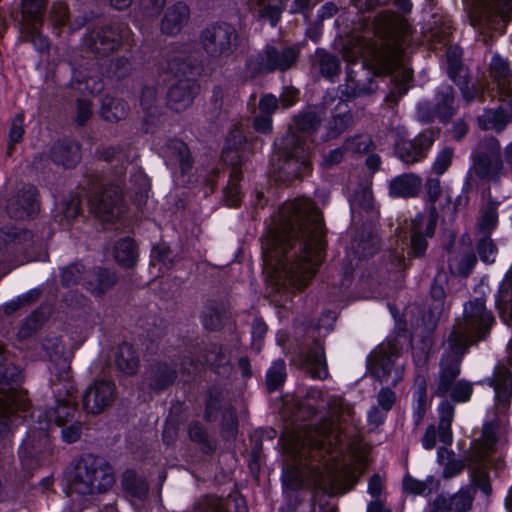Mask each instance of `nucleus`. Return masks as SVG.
Masks as SVG:
<instances>
[{
    "label": "nucleus",
    "mask_w": 512,
    "mask_h": 512,
    "mask_svg": "<svg viewBox=\"0 0 512 512\" xmlns=\"http://www.w3.org/2000/svg\"><path fill=\"white\" fill-rule=\"evenodd\" d=\"M52 159L65 167H72L80 159L79 147L72 142L58 144L53 148Z\"/></svg>",
    "instance_id": "obj_45"
},
{
    "label": "nucleus",
    "mask_w": 512,
    "mask_h": 512,
    "mask_svg": "<svg viewBox=\"0 0 512 512\" xmlns=\"http://www.w3.org/2000/svg\"><path fill=\"white\" fill-rule=\"evenodd\" d=\"M396 401V395L390 388H381L377 394V407L389 412Z\"/></svg>",
    "instance_id": "obj_64"
},
{
    "label": "nucleus",
    "mask_w": 512,
    "mask_h": 512,
    "mask_svg": "<svg viewBox=\"0 0 512 512\" xmlns=\"http://www.w3.org/2000/svg\"><path fill=\"white\" fill-rule=\"evenodd\" d=\"M494 298L501 320L512 326V290H497Z\"/></svg>",
    "instance_id": "obj_52"
},
{
    "label": "nucleus",
    "mask_w": 512,
    "mask_h": 512,
    "mask_svg": "<svg viewBox=\"0 0 512 512\" xmlns=\"http://www.w3.org/2000/svg\"><path fill=\"white\" fill-rule=\"evenodd\" d=\"M487 381L494 388L495 417L492 424L500 427L504 425L512 397V338L507 344V358L498 362L494 376Z\"/></svg>",
    "instance_id": "obj_13"
},
{
    "label": "nucleus",
    "mask_w": 512,
    "mask_h": 512,
    "mask_svg": "<svg viewBox=\"0 0 512 512\" xmlns=\"http://www.w3.org/2000/svg\"><path fill=\"white\" fill-rule=\"evenodd\" d=\"M284 0H248V4L255 9L261 17L270 20L272 26L279 20Z\"/></svg>",
    "instance_id": "obj_44"
},
{
    "label": "nucleus",
    "mask_w": 512,
    "mask_h": 512,
    "mask_svg": "<svg viewBox=\"0 0 512 512\" xmlns=\"http://www.w3.org/2000/svg\"><path fill=\"white\" fill-rule=\"evenodd\" d=\"M445 290H431L432 303L428 310L418 304H396L388 301L386 306L397 325L410 323L415 330L422 328L425 333H431L443 312Z\"/></svg>",
    "instance_id": "obj_11"
},
{
    "label": "nucleus",
    "mask_w": 512,
    "mask_h": 512,
    "mask_svg": "<svg viewBox=\"0 0 512 512\" xmlns=\"http://www.w3.org/2000/svg\"><path fill=\"white\" fill-rule=\"evenodd\" d=\"M479 126L484 130L500 131L507 123V116L504 108L487 110L478 118Z\"/></svg>",
    "instance_id": "obj_50"
},
{
    "label": "nucleus",
    "mask_w": 512,
    "mask_h": 512,
    "mask_svg": "<svg viewBox=\"0 0 512 512\" xmlns=\"http://www.w3.org/2000/svg\"><path fill=\"white\" fill-rule=\"evenodd\" d=\"M122 487L134 500L144 501L148 495V483L139 478L133 470H126L122 477Z\"/></svg>",
    "instance_id": "obj_37"
},
{
    "label": "nucleus",
    "mask_w": 512,
    "mask_h": 512,
    "mask_svg": "<svg viewBox=\"0 0 512 512\" xmlns=\"http://www.w3.org/2000/svg\"><path fill=\"white\" fill-rule=\"evenodd\" d=\"M438 384H439V377L437 378V381H436V385L434 388V394L436 396L442 397V398H445L447 396L450 397V400L443 399L437 407L438 416H439V424H438L439 440L444 446H449L453 442V433H452L451 426H452V422L454 419V413H455L454 403H465L470 399V397L465 401H456L452 398L451 391H449L445 395H438L437 394Z\"/></svg>",
    "instance_id": "obj_25"
},
{
    "label": "nucleus",
    "mask_w": 512,
    "mask_h": 512,
    "mask_svg": "<svg viewBox=\"0 0 512 512\" xmlns=\"http://www.w3.org/2000/svg\"><path fill=\"white\" fill-rule=\"evenodd\" d=\"M476 490H480L486 497L492 491L489 475L482 467H477L470 471L469 485L461 487L452 496H447L451 511L468 512L472 507Z\"/></svg>",
    "instance_id": "obj_18"
},
{
    "label": "nucleus",
    "mask_w": 512,
    "mask_h": 512,
    "mask_svg": "<svg viewBox=\"0 0 512 512\" xmlns=\"http://www.w3.org/2000/svg\"><path fill=\"white\" fill-rule=\"evenodd\" d=\"M60 279L64 286L88 285L93 288H107L117 284V275L113 270L97 267L86 271L80 263L61 268Z\"/></svg>",
    "instance_id": "obj_16"
},
{
    "label": "nucleus",
    "mask_w": 512,
    "mask_h": 512,
    "mask_svg": "<svg viewBox=\"0 0 512 512\" xmlns=\"http://www.w3.org/2000/svg\"><path fill=\"white\" fill-rule=\"evenodd\" d=\"M13 252L14 249L10 250L7 248L4 252L0 253V277L7 274L11 269H14L20 265L31 261H42L47 257L46 253L42 252L36 256H23L21 259L16 260L12 258Z\"/></svg>",
    "instance_id": "obj_47"
},
{
    "label": "nucleus",
    "mask_w": 512,
    "mask_h": 512,
    "mask_svg": "<svg viewBox=\"0 0 512 512\" xmlns=\"http://www.w3.org/2000/svg\"><path fill=\"white\" fill-rule=\"evenodd\" d=\"M232 350L226 346H218L216 344L210 345L205 353L200 357H194L190 355L180 362V370L183 374H192L198 371L202 365H208L215 372L226 377L232 370L231 366Z\"/></svg>",
    "instance_id": "obj_17"
},
{
    "label": "nucleus",
    "mask_w": 512,
    "mask_h": 512,
    "mask_svg": "<svg viewBox=\"0 0 512 512\" xmlns=\"http://www.w3.org/2000/svg\"><path fill=\"white\" fill-rule=\"evenodd\" d=\"M503 164L500 158V145L498 141L489 137L480 142L472 153V167L465 181L466 186L471 185L472 173L482 179H495L500 176Z\"/></svg>",
    "instance_id": "obj_14"
},
{
    "label": "nucleus",
    "mask_w": 512,
    "mask_h": 512,
    "mask_svg": "<svg viewBox=\"0 0 512 512\" xmlns=\"http://www.w3.org/2000/svg\"><path fill=\"white\" fill-rule=\"evenodd\" d=\"M177 372L174 367L164 362L151 365L145 372L144 382L153 391H161L170 386L176 379Z\"/></svg>",
    "instance_id": "obj_27"
},
{
    "label": "nucleus",
    "mask_w": 512,
    "mask_h": 512,
    "mask_svg": "<svg viewBox=\"0 0 512 512\" xmlns=\"http://www.w3.org/2000/svg\"><path fill=\"white\" fill-rule=\"evenodd\" d=\"M267 69H287L289 68L297 58V51L295 48H285L278 51L275 48H269L267 50Z\"/></svg>",
    "instance_id": "obj_41"
},
{
    "label": "nucleus",
    "mask_w": 512,
    "mask_h": 512,
    "mask_svg": "<svg viewBox=\"0 0 512 512\" xmlns=\"http://www.w3.org/2000/svg\"><path fill=\"white\" fill-rule=\"evenodd\" d=\"M292 415L298 419L310 418L320 409L329 407L326 392L318 386L298 389L293 396Z\"/></svg>",
    "instance_id": "obj_21"
},
{
    "label": "nucleus",
    "mask_w": 512,
    "mask_h": 512,
    "mask_svg": "<svg viewBox=\"0 0 512 512\" xmlns=\"http://www.w3.org/2000/svg\"><path fill=\"white\" fill-rule=\"evenodd\" d=\"M454 157V150L449 147H443L438 151L432 170L437 175H443L450 167Z\"/></svg>",
    "instance_id": "obj_58"
},
{
    "label": "nucleus",
    "mask_w": 512,
    "mask_h": 512,
    "mask_svg": "<svg viewBox=\"0 0 512 512\" xmlns=\"http://www.w3.org/2000/svg\"><path fill=\"white\" fill-rule=\"evenodd\" d=\"M278 107V100L274 95H264L259 102L260 113L255 117L254 127L260 133H268L271 131L272 122L271 114Z\"/></svg>",
    "instance_id": "obj_34"
},
{
    "label": "nucleus",
    "mask_w": 512,
    "mask_h": 512,
    "mask_svg": "<svg viewBox=\"0 0 512 512\" xmlns=\"http://www.w3.org/2000/svg\"><path fill=\"white\" fill-rule=\"evenodd\" d=\"M112 255L120 265L131 267L135 264L138 254L133 240L127 237L114 243Z\"/></svg>",
    "instance_id": "obj_40"
},
{
    "label": "nucleus",
    "mask_w": 512,
    "mask_h": 512,
    "mask_svg": "<svg viewBox=\"0 0 512 512\" xmlns=\"http://www.w3.org/2000/svg\"><path fill=\"white\" fill-rule=\"evenodd\" d=\"M403 488L409 494L427 497L437 490L438 482L431 476H428L424 481H420L406 475L403 479Z\"/></svg>",
    "instance_id": "obj_43"
},
{
    "label": "nucleus",
    "mask_w": 512,
    "mask_h": 512,
    "mask_svg": "<svg viewBox=\"0 0 512 512\" xmlns=\"http://www.w3.org/2000/svg\"><path fill=\"white\" fill-rule=\"evenodd\" d=\"M230 315L226 303L209 300L202 312L201 321L205 329L215 331L225 325Z\"/></svg>",
    "instance_id": "obj_29"
},
{
    "label": "nucleus",
    "mask_w": 512,
    "mask_h": 512,
    "mask_svg": "<svg viewBox=\"0 0 512 512\" xmlns=\"http://www.w3.org/2000/svg\"><path fill=\"white\" fill-rule=\"evenodd\" d=\"M512 15V0H478L471 24L478 30L501 31Z\"/></svg>",
    "instance_id": "obj_15"
},
{
    "label": "nucleus",
    "mask_w": 512,
    "mask_h": 512,
    "mask_svg": "<svg viewBox=\"0 0 512 512\" xmlns=\"http://www.w3.org/2000/svg\"><path fill=\"white\" fill-rule=\"evenodd\" d=\"M239 182V172L234 169L229 180V184L225 189V197L227 205L236 206L240 201V187L238 186Z\"/></svg>",
    "instance_id": "obj_61"
},
{
    "label": "nucleus",
    "mask_w": 512,
    "mask_h": 512,
    "mask_svg": "<svg viewBox=\"0 0 512 512\" xmlns=\"http://www.w3.org/2000/svg\"><path fill=\"white\" fill-rule=\"evenodd\" d=\"M125 103L118 99L107 98L103 101L101 114L108 121L120 120L127 115Z\"/></svg>",
    "instance_id": "obj_53"
},
{
    "label": "nucleus",
    "mask_w": 512,
    "mask_h": 512,
    "mask_svg": "<svg viewBox=\"0 0 512 512\" xmlns=\"http://www.w3.org/2000/svg\"><path fill=\"white\" fill-rule=\"evenodd\" d=\"M63 390L51 386V399L44 406L34 408L30 413L27 435L20 445L19 461L25 474L49 462L53 447L49 438L52 426H64L73 420L76 413L77 396L71 385H63Z\"/></svg>",
    "instance_id": "obj_5"
},
{
    "label": "nucleus",
    "mask_w": 512,
    "mask_h": 512,
    "mask_svg": "<svg viewBox=\"0 0 512 512\" xmlns=\"http://www.w3.org/2000/svg\"><path fill=\"white\" fill-rule=\"evenodd\" d=\"M167 158L171 165L178 164L182 172L189 170L192 165L188 147L179 140H174L168 144Z\"/></svg>",
    "instance_id": "obj_42"
},
{
    "label": "nucleus",
    "mask_w": 512,
    "mask_h": 512,
    "mask_svg": "<svg viewBox=\"0 0 512 512\" xmlns=\"http://www.w3.org/2000/svg\"><path fill=\"white\" fill-rule=\"evenodd\" d=\"M383 489V478L379 474L372 475L368 481L367 492L373 500L367 505V512H391L381 501Z\"/></svg>",
    "instance_id": "obj_46"
},
{
    "label": "nucleus",
    "mask_w": 512,
    "mask_h": 512,
    "mask_svg": "<svg viewBox=\"0 0 512 512\" xmlns=\"http://www.w3.org/2000/svg\"><path fill=\"white\" fill-rule=\"evenodd\" d=\"M478 252L483 262L492 263L495 261L497 250L491 239L483 238L480 240Z\"/></svg>",
    "instance_id": "obj_63"
},
{
    "label": "nucleus",
    "mask_w": 512,
    "mask_h": 512,
    "mask_svg": "<svg viewBox=\"0 0 512 512\" xmlns=\"http://www.w3.org/2000/svg\"><path fill=\"white\" fill-rule=\"evenodd\" d=\"M44 321L45 315L42 312L35 311L30 314L18 329L16 336L10 339L12 345L19 350L27 349L33 335L41 328Z\"/></svg>",
    "instance_id": "obj_28"
},
{
    "label": "nucleus",
    "mask_w": 512,
    "mask_h": 512,
    "mask_svg": "<svg viewBox=\"0 0 512 512\" xmlns=\"http://www.w3.org/2000/svg\"><path fill=\"white\" fill-rule=\"evenodd\" d=\"M352 221L354 224L366 221L371 222L376 218L377 212L374 207L373 197L369 184L362 185L356 190L349 199ZM367 235L363 231L361 235L352 243L354 254L360 258L371 256L377 250L378 240L376 235L372 234L371 225L367 228Z\"/></svg>",
    "instance_id": "obj_10"
},
{
    "label": "nucleus",
    "mask_w": 512,
    "mask_h": 512,
    "mask_svg": "<svg viewBox=\"0 0 512 512\" xmlns=\"http://www.w3.org/2000/svg\"><path fill=\"white\" fill-rule=\"evenodd\" d=\"M116 398V386L110 380H96L84 392L83 409L90 414H99Z\"/></svg>",
    "instance_id": "obj_22"
},
{
    "label": "nucleus",
    "mask_w": 512,
    "mask_h": 512,
    "mask_svg": "<svg viewBox=\"0 0 512 512\" xmlns=\"http://www.w3.org/2000/svg\"><path fill=\"white\" fill-rule=\"evenodd\" d=\"M324 247L322 216L311 200L285 203L262 242L265 283L307 287L323 261Z\"/></svg>",
    "instance_id": "obj_1"
},
{
    "label": "nucleus",
    "mask_w": 512,
    "mask_h": 512,
    "mask_svg": "<svg viewBox=\"0 0 512 512\" xmlns=\"http://www.w3.org/2000/svg\"><path fill=\"white\" fill-rule=\"evenodd\" d=\"M494 318L486 308L483 296L475 297L463 305V320L458 322L444 344L439 363L438 395L452 392L456 401H465L471 397L472 384L465 379H457L461 372V363L468 346L483 340L489 333Z\"/></svg>",
    "instance_id": "obj_4"
},
{
    "label": "nucleus",
    "mask_w": 512,
    "mask_h": 512,
    "mask_svg": "<svg viewBox=\"0 0 512 512\" xmlns=\"http://www.w3.org/2000/svg\"><path fill=\"white\" fill-rule=\"evenodd\" d=\"M188 434L191 440L202 444L208 450L213 449V444L209 439L207 431L200 423H191L189 425Z\"/></svg>",
    "instance_id": "obj_62"
},
{
    "label": "nucleus",
    "mask_w": 512,
    "mask_h": 512,
    "mask_svg": "<svg viewBox=\"0 0 512 512\" xmlns=\"http://www.w3.org/2000/svg\"><path fill=\"white\" fill-rule=\"evenodd\" d=\"M417 388L413 392L412 396V420L415 426H418L423 421L427 411V389L426 380L424 377L421 379L417 377Z\"/></svg>",
    "instance_id": "obj_38"
},
{
    "label": "nucleus",
    "mask_w": 512,
    "mask_h": 512,
    "mask_svg": "<svg viewBox=\"0 0 512 512\" xmlns=\"http://www.w3.org/2000/svg\"><path fill=\"white\" fill-rule=\"evenodd\" d=\"M422 186L421 179L414 174H403L391 180L390 194L393 197H413L418 194Z\"/></svg>",
    "instance_id": "obj_31"
},
{
    "label": "nucleus",
    "mask_w": 512,
    "mask_h": 512,
    "mask_svg": "<svg viewBox=\"0 0 512 512\" xmlns=\"http://www.w3.org/2000/svg\"><path fill=\"white\" fill-rule=\"evenodd\" d=\"M396 340L380 344L366 358L367 367L381 383L396 386L404 375V364L399 361Z\"/></svg>",
    "instance_id": "obj_12"
},
{
    "label": "nucleus",
    "mask_w": 512,
    "mask_h": 512,
    "mask_svg": "<svg viewBox=\"0 0 512 512\" xmlns=\"http://www.w3.org/2000/svg\"><path fill=\"white\" fill-rule=\"evenodd\" d=\"M0 243L4 245L14 244L15 246L30 244L34 245L33 235L30 231L15 227L6 228L0 232ZM16 247H14L15 249Z\"/></svg>",
    "instance_id": "obj_48"
},
{
    "label": "nucleus",
    "mask_w": 512,
    "mask_h": 512,
    "mask_svg": "<svg viewBox=\"0 0 512 512\" xmlns=\"http://www.w3.org/2000/svg\"><path fill=\"white\" fill-rule=\"evenodd\" d=\"M38 292H39V290H27L26 292L16 296L15 298L11 299L10 301L4 303L0 307V311L4 315H7V316L13 314L22 305L34 300L38 296Z\"/></svg>",
    "instance_id": "obj_56"
},
{
    "label": "nucleus",
    "mask_w": 512,
    "mask_h": 512,
    "mask_svg": "<svg viewBox=\"0 0 512 512\" xmlns=\"http://www.w3.org/2000/svg\"><path fill=\"white\" fill-rule=\"evenodd\" d=\"M44 7L45 0H23L22 2L24 29L33 46L39 51H44L49 47L48 39L37 31Z\"/></svg>",
    "instance_id": "obj_23"
},
{
    "label": "nucleus",
    "mask_w": 512,
    "mask_h": 512,
    "mask_svg": "<svg viewBox=\"0 0 512 512\" xmlns=\"http://www.w3.org/2000/svg\"><path fill=\"white\" fill-rule=\"evenodd\" d=\"M189 16V9L183 3H178L169 8L162 22V30L166 34H175L186 23Z\"/></svg>",
    "instance_id": "obj_35"
},
{
    "label": "nucleus",
    "mask_w": 512,
    "mask_h": 512,
    "mask_svg": "<svg viewBox=\"0 0 512 512\" xmlns=\"http://www.w3.org/2000/svg\"><path fill=\"white\" fill-rule=\"evenodd\" d=\"M461 54V50L458 47L449 48L447 52L448 74L455 83L461 86L463 96L469 101L473 96L468 91L466 75L460 62Z\"/></svg>",
    "instance_id": "obj_33"
},
{
    "label": "nucleus",
    "mask_w": 512,
    "mask_h": 512,
    "mask_svg": "<svg viewBox=\"0 0 512 512\" xmlns=\"http://www.w3.org/2000/svg\"><path fill=\"white\" fill-rule=\"evenodd\" d=\"M437 113L442 119H447L454 112L453 91L450 86H444L437 95Z\"/></svg>",
    "instance_id": "obj_54"
},
{
    "label": "nucleus",
    "mask_w": 512,
    "mask_h": 512,
    "mask_svg": "<svg viewBox=\"0 0 512 512\" xmlns=\"http://www.w3.org/2000/svg\"><path fill=\"white\" fill-rule=\"evenodd\" d=\"M197 92L194 83L185 80L173 86L168 92V103L172 109L179 111L189 106Z\"/></svg>",
    "instance_id": "obj_30"
},
{
    "label": "nucleus",
    "mask_w": 512,
    "mask_h": 512,
    "mask_svg": "<svg viewBox=\"0 0 512 512\" xmlns=\"http://www.w3.org/2000/svg\"><path fill=\"white\" fill-rule=\"evenodd\" d=\"M430 353V344L426 338H423L420 345L412 341V359L417 368H424L428 362Z\"/></svg>",
    "instance_id": "obj_60"
},
{
    "label": "nucleus",
    "mask_w": 512,
    "mask_h": 512,
    "mask_svg": "<svg viewBox=\"0 0 512 512\" xmlns=\"http://www.w3.org/2000/svg\"><path fill=\"white\" fill-rule=\"evenodd\" d=\"M268 326L262 317H254L251 324V348L259 353L263 347L264 337L267 334Z\"/></svg>",
    "instance_id": "obj_55"
},
{
    "label": "nucleus",
    "mask_w": 512,
    "mask_h": 512,
    "mask_svg": "<svg viewBox=\"0 0 512 512\" xmlns=\"http://www.w3.org/2000/svg\"><path fill=\"white\" fill-rule=\"evenodd\" d=\"M490 74L496 83L498 94H510L512 92V72L506 61L499 56H494L490 64Z\"/></svg>",
    "instance_id": "obj_32"
},
{
    "label": "nucleus",
    "mask_w": 512,
    "mask_h": 512,
    "mask_svg": "<svg viewBox=\"0 0 512 512\" xmlns=\"http://www.w3.org/2000/svg\"><path fill=\"white\" fill-rule=\"evenodd\" d=\"M236 38L234 28L223 23L207 28L203 32L202 43L212 57H227L235 49Z\"/></svg>",
    "instance_id": "obj_19"
},
{
    "label": "nucleus",
    "mask_w": 512,
    "mask_h": 512,
    "mask_svg": "<svg viewBox=\"0 0 512 512\" xmlns=\"http://www.w3.org/2000/svg\"><path fill=\"white\" fill-rule=\"evenodd\" d=\"M295 290H271L267 295L270 302L274 304L276 313L280 319L288 317L295 309Z\"/></svg>",
    "instance_id": "obj_39"
},
{
    "label": "nucleus",
    "mask_w": 512,
    "mask_h": 512,
    "mask_svg": "<svg viewBox=\"0 0 512 512\" xmlns=\"http://www.w3.org/2000/svg\"><path fill=\"white\" fill-rule=\"evenodd\" d=\"M115 362L117 368L124 374L133 375L139 367V358L133 346L123 342L118 346Z\"/></svg>",
    "instance_id": "obj_36"
},
{
    "label": "nucleus",
    "mask_w": 512,
    "mask_h": 512,
    "mask_svg": "<svg viewBox=\"0 0 512 512\" xmlns=\"http://www.w3.org/2000/svg\"><path fill=\"white\" fill-rule=\"evenodd\" d=\"M266 386L269 392L279 390L286 378V365L281 359L272 362L266 371Z\"/></svg>",
    "instance_id": "obj_49"
},
{
    "label": "nucleus",
    "mask_w": 512,
    "mask_h": 512,
    "mask_svg": "<svg viewBox=\"0 0 512 512\" xmlns=\"http://www.w3.org/2000/svg\"><path fill=\"white\" fill-rule=\"evenodd\" d=\"M5 362L6 353L0 345V418L28 413L30 409V401L22 388V370Z\"/></svg>",
    "instance_id": "obj_9"
},
{
    "label": "nucleus",
    "mask_w": 512,
    "mask_h": 512,
    "mask_svg": "<svg viewBox=\"0 0 512 512\" xmlns=\"http://www.w3.org/2000/svg\"><path fill=\"white\" fill-rule=\"evenodd\" d=\"M404 26V20L399 16L385 15L380 20L379 35L375 39L353 34L340 40L338 46L347 64V80L350 83L349 88L352 89L353 96L371 91L372 88H366L360 79H355L352 65H358L360 71H368L373 75L390 73L395 70L394 88L389 99L397 101L407 93L410 88L412 72L409 68L402 66V50L396 39L404 30Z\"/></svg>",
    "instance_id": "obj_3"
},
{
    "label": "nucleus",
    "mask_w": 512,
    "mask_h": 512,
    "mask_svg": "<svg viewBox=\"0 0 512 512\" xmlns=\"http://www.w3.org/2000/svg\"><path fill=\"white\" fill-rule=\"evenodd\" d=\"M221 393L216 387H212L208 391L206 408H205V419L207 421H213L217 418L219 411L221 410Z\"/></svg>",
    "instance_id": "obj_57"
},
{
    "label": "nucleus",
    "mask_w": 512,
    "mask_h": 512,
    "mask_svg": "<svg viewBox=\"0 0 512 512\" xmlns=\"http://www.w3.org/2000/svg\"><path fill=\"white\" fill-rule=\"evenodd\" d=\"M90 210L102 221H112L123 214V202L120 196L109 191L89 202Z\"/></svg>",
    "instance_id": "obj_26"
},
{
    "label": "nucleus",
    "mask_w": 512,
    "mask_h": 512,
    "mask_svg": "<svg viewBox=\"0 0 512 512\" xmlns=\"http://www.w3.org/2000/svg\"><path fill=\"white\" fill-rule=\"evenodd\" d=\"M317 117L314 112L305 113L295 120L296 127L303 134L316 130ZM305 135H297L295 133L287 136L276 145L283 149L280 157H284L283 165H278L279 170L287 175L301 176L308 170V150Z\"/></svg>",
    "instance_id": "obj_8"
},
{
    "label": "nucleus",
    "mask_w": 512,
    "mask_h": 512,
    "mask_svg": "<svg viewBox=\"0 0 512 512\" xmlns=\"http://www.w3.org/2000/svg\"><path fill=\"white\" fill-rule=\"evenodd\" d=\"M294 464L282 470L281 480L285 490H308L313 511L336 512L326 498L350 490L357 481L354 464L347 461L341 449L332 442V436L318 433L304 440L293 451Z\"/></svg>",
    "instance_id": "obj_2"
},
{
    "label": "nucleus",
    "mask_w": 512,
    "mask_h": 512,
    "mask_svg": "<svg viewBox=\"0 0 512 512\" xmlns=\"http://www.w3.org/2000/svg\"><path fill=\"white\" fill-rule=\"evenodd\" d=\"M238 420L233 409L221 411V432L225 438H232L237 433Z\"/></svg>",
    "instance_id": "obj_59"
},
{
    "label": "nucleus",
    "mask_w": 512,
    "mask_h": 512,
    "mask_svg": "<svg viewBox=\"0 0 512 512\" xmlns=\"http://www.w3.org/2000/svg\"><path fill=\"white\" fill-rule=\"evenodd\" d=\"M437 222V214L434 209H431L425 213L416 215L412 219L411 223L405 228H401L399 236L404 233L409 234L411 251L414 255H422L426 248V238L431 237L434 234V230Z\"/></svg>",
    "instance_id": "obj_20"
},
{
    "label": "nucleus",
    "mask_w": 512,
    "mask_h": 512,
    "mask_svg": "<svg viewBox=\"0 0 512 512\" xmlns=\"http://www.w3.org/2000/svg\"><path fill=\"white\" fill-rule=\"evenodd\" d=\"M67 494L91 495L110 489L115 477L109 467H102L99 460L91 455L72 462L64 472Z\"/></svg>",
    "instance_id": "obj_7"
},
{
    "label": "nucleus",
    "mask_w": 512,
    "mask_h": 512,
    "mask_svg": "<svg viewBox=\"0 0 512 512\" xmlns=\"http://www.w3.org/2000/svg\"><path fill=\"white\" fill-rule=\"evenodd\" d=\"M385 290H331L329 298L334 302V309H326L316 322H311L306 332L310 340L297 345L289 351L290 361L293 365L304 370L312 378L325 379L328 376V369L323 343L321 338L326 337L333 329L337 319V310L347 305L340 299L348 296L350 292H357L359 299H380Z\"/></svg>",
    "instance_id": "obj_6"
},
{
    "label": "nucleus",
    "mask_w": 512,
    "mask_h": 512,
    "mask_svg": "<svg viewBox=\"0 0 512 512\" xmlns=\"http://www.w3.org/2000/svg\"><path fill=\"white\" fill-rule=\"evenodd\" d=\"M438 136L434 130H426L414 140L401 141L396 146L398 158L408 164L422 160Z\"/></svg>",
    "instance_id": "obj_24"
},
{
    "label": "nucleus",
    "mask_w": 512,
    "mask_h": 512,
    "mask_svg": "<svg viewBox=\"0 0 512 512\" xmlns=\"http://www.w3.org/2000/svg\"><path fill=\"white\" fill-rule=\"evenodd\" d=\"M129 173L131 183L130 188L135 190L138 195V204H140L144 198L148 197L150 181L143 171L136 165H131Z\"/></svg>",
    "instance_id": "obj_51"
}]
</instances>
